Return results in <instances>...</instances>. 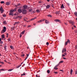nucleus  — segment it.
Here are the masks:
<instances>
[{
    "mask_svg": "<svg viewBox=\"0 0 77 77\" xmlns=\"http://www.w3.org/2000/svg\"><path fill=\"white\" fill-rule=\"evenodd\" d=\"M64 54H65V55H67V54L66 53H65Z\"/></svg>",
    "mask_w": 77,
    "mask_h": 77,
    "instance_id": "60",
    "label": "nucleus"
},
{
    "mask_svg": "<svg viewBox=\"0 0 77 77\" xmlns=\"http://www.w3.org/2000/svg\"><path fill=\"white\" fill-rule=\"evenodd\" d=\"M72 21H71V20H69V23H71L72 22Z\"/></svg>",
    "mask_w": 77,
    "mask_h": 77,
    "instance_id": "39",
    "label": "nucleus"
},
{
    "mask_svg": "<svg viewBox=\"0 0 77 77\" xmlns=\"http://www.w3.org/2000/svg\"><path fill=\"white\" fill-rule=\"evenodd\" d=\"M14 11H16V9L15 8L14 10H13Z\"/></svg>",
    "mask_w": 77,
    "mask_h": 77,
    "instance_id": "58",
    "label": "nucleus"
},
{
    "mask_svg": "<svg viewBox=\"0 0 77 77\" xmlns=\"http://www.w3.org/2000/svg\"><path fill=\"white\" fill-rule=\"evenodd\" d=\"M26 56H27V57H29V54H26Z\"/></svg>",
    "mask_w": 77,
    "mask_h": 77,
    "instance_id": "59",
    "label": "nucleus"
},
{
    "mask_svg": "<svg viewBox=\"0 0 77 77\" xmlns=\"http://www.w3.org/2000/svg\"><path fill=\"white\" fill-rule=\"evenodd\" d=\"M74 15H75V16H76V17H77V12H75L74 13Z\"/></svg>",
    "mask_w": 77,
    "mask_h": 77,
    "instance_id": "21",
    "label": "nucleus"
},
{
    "mask_svg": "<svg viewBox=\"0 0 77 77\" xmlns=\"http://www.w3.org/2000/svg\"><path fill=\"white\" fill-rule=\"evenodd\" d=\"M65 7L63 6V4H62V5L61 6V9H63Z\"/></svg>",
    "mask_w": 77,
    "mask_h": 77,
    "instance_id": "8",
    "label": "nucleus"
},
{
    "mask_svg": "<svg viewBox=\"0 0 77 77\" xmlns=\"http://www.w3.org/2000/svg\"><path fill=\"white\" fill-rule=\"evenodd\" d=\"M1 63H2V64H4V63L3 62H1Z\"/></svg>",
    "mask_w": 77,
    "mask_h": 77,
    "instance_id": "49",
    "label": "nucleus"
},
{
    "mask_svg": "<svg viewBox=\"0 0 77 77\" xmlns=\"http://www.w3.org/2000/svg\"><path fill=\"white\" fill-rule=\"evenodd\" d=\"M8 41H11V38H9L8 39Z\"/></svg>",
    "mask_w": 77,
    "mask_h": 77,
    "instance_id": "53",
    "label": "nucleus"
},
{
    "mask_svg": "<svg viewBox=\"0 0 77 77\" xmlns=\"http://www.w3.org/2000/svg\"><path fill=\"white\" fill-rule=\"evenodd\" d=\"M59 64H58V65H56L55 66V67H57L58 66H59Z\"/></svg>",
    "mask_w": 77,
    "mask_h": 77,
    "instance_id": "42",
    "label": "nucleus"
},
{
    "mask_svg": "<svg viewBox=\"0 0 77 77\" xmlns=\"http://www.w3.org/2000/svg\"><path fill=\"white\" fill-rule=\"evenodd\" d=\"M16 59H17V60H18V57H16Z\"/></svg>",
    "mask_w": 77,
    "mask_h": 77,
    "instance_id": "38",
    "label": "nucleus"
},
{
    "mask_svg": "<svg viewBox=\"0 0 77 77\" xmlns=\"http://www.w3.org/2000/svg\"><path fill=\"white\" fill-rule=\"evenodd\" d=\"M54 69H56V70H57V69H58V68H57V67H55L54 68Z\"/></svg>",
    "mask_w": 77,
    "mask_h": 77,
    "instance_id": "32",
    "label": "nucleus"
},
{
    "mask_svg": "<svg viewBox=\"0 0 77 77\" xmlns=\"http://www.w3.org/2000/svg\"><path fill=\"white\" fill-rule=\"evenodd\" d=\"M23 20L24 21H26V22H28V21H27V20H28V18L25 17L23 18Z\"/></svg>",
    "mask_w": 77,
    "mask_h": 77,
    "instance_id": "5",
    "label": "nucleus"
},
{
    "mask_svg": "<svg viewBox=\"0 0 77 77\" xmlns=\"http://www.w3.org/2000/svg\"><path fill=\"white\" fill-rule=\"evenodd\" d=\"M65 56V54H63L62 55V57H64Z\"/></svg>",
    "mask_w": 77,
    "mask_h": 77,
    "instance_id": "45",
    "label": "nucleus"
},
{
    "mask_svg": "<svg viewBox=\"0 0 77 77\" xmlns=\"http://www.w3.org/2000/svg\"><path fill=\"white\" fill-rule=\"evenodd\" d=\"M20 38H21V36H22V35H21V34H20Z\"/></svg>",
    "mask_w": 77,
    "mask_h": 77,
    "instance_id": "51",
    "label": "nucleus"
},
{
    "mask_svg": "<svg viewBox=\"0 0 77 77\" xmlns=\"http://www.w3.org/2000/svg\"><path fill=\"white\" fill-rule=\"evenodd\" d=\"M45 23L46 24H48L49 23V21H48L47 20H45Z\"/></svg>",
    "mask_w": 77,
    "mask_h": 77,
    "instance_id": "14",
    "label": "nucleus"
},
{
    "mask_svg": "<svg viewBox=\"0 0 77 77\" xmlns=\"http://www.w3.org/2000/svg\"><path fill=\"white\" fill-rule=\"evenodd\" d=\"M68 43H70V41L69 40V39H67V41L65 43V45H67Z\"/></svg>",
    "mask_w": 77,
    "mask_h": 77,
    "instance_id": "3",
    "label": "nucleus"
},
{
    "mask_svg": "<svg viewBox=\"0 0 77 77\" xmlns=\"http://www.w3.org/2000/svg\"><path fill=\"white\" fill-rule=\"evenodd\" d=\"M30 27H31V25H29L28 26H27V27L28 28Z\"/></svg>",
    "mask_w": 77,
    "mask_h": 77,
    "instance_id": "50",
    "label": "nucleus"
},
{
    "mask_svg": "<svg viewBox=\"0 0 77 77\" xmlns=\"http://www.w3.org/2000/svg\"><path fill=\"white\" fill-rule=\"evenodd\" d=\"M18 15V12H16L14 14L15 16H17Z\"/></svg>",
    "mask_w": 77,
    "mask_h": 77,
    "instance_id": "15",
    "label": "nucleus"
},
{
    "mask_svg": "<svg viewBox=\"0 0 77 77\" xmlns=\"http://www.w3.org/2000/svg\"><path fill=\"white\" fill-rule=\"evenodd\" d=\"M20 4H18L17 5H15V6H16V7H17L18 6H20Z\"/></svg>",
    "mask_w": 77,
    "mask_h": 77,
    "instance_id": "17",
    "label": "nucleus"
},
{
    "mask_svg": "<svg viewBox=\"0 0 77 77\" xmlns=\"http://www.w3.org/2000/svg\"><path fill=\"white\" fill-rule=\"evenodd\" d=\"M36 12H37L38 13H39L40 11L39 10H36Z\"/></svg>",
    "mask_w": 77,
    "mask_h": 77,
    "instance_id": "28",
    "label": "nucleus"
},
{
    "mask_svg": "<svg viewBox=\"0 0 77 77\" xmlns=\"http://www.w3.org/2000/svg\"><path fill=\"white\" fill-rule=\"evenodd\" d=\"M25 32V31H23L21 32V33L22 35H24Z\"/></svg>",
    "mask_w": 77,
    "mask_h": 77,
    "instance_id": "18",
    "label": "nucleus"
},
{
    "mask_svg": "<svg viewBox=\"0 0 77 77\" xmlns=\"http://www.w3.org/2000/svg\"><path fill=\"white\" fill-rule=\"evenodd\" d=\"M48 17H52V16L51 15H48Z\"/></svg>",
    "mask_w": 77,
    "mask_h": 77,
    "instance_id": "33",
    "label": "nucleus"
},
{
    "mask_svg": "<svg viewBox=\"0 0 77 77\" xmlns=\"http://www.w3.org/2000/svg\"><path fill=\"white\" fill-rule=\"evenodd\" d=\"M11 11H12V12L13 13V12H15V11L13 10H11Z\"/></svg>",
    "mask_w": 77,
    "mask_h": 77,
    "instance_id": "47",
    "label": "nucleus"
},
{
    "mask_svg": "<svg viewBox=\"0 0 77 77\" xmlns=\"http://www.w3.org/2000/svg\"><path fill=\"white\" fill-rule=\"evenodd\" d=\"M47 72L48 73V74H49L50 72V71L49 70H48L47 71Z\"/></svg>",
    "mask_w": 77,
    "mask_h": 77,
    "instance_id": "22",
    "label": "nucleus"
},
{
    "mask_svg": "<svg viewBox=\"0 0 77 77\" xmlns=\"http://www.w3.org/2000/svg\"><path fill=\"white\" fill-rule=\"evenodd\" d=\"M10 15H12L13 14V13L11 11L10 12V13H9Z\"/></svg>",
    "mask_w": 77,
    "mask_h": 77,
    "instance_id": "12",
    "label": "nucleus"
},
{
    "mask_svg": "<svg viewBox=\"0 0 77 77\" xmlns=\"http://www.w3.org/2000/svg\"><path fill=\"white\" fill-rule=\"evenodd\" d=\"M66 48H63V50L62 51V53H64V52H66Z\"/></svg>",
    "mask_w": 77,
    "mask_h": 77,
    "instance_id": "4",
    "label": "nucleus"
},
{
    "mask_svg": "<svg viewBox=\"0 0 77 77\" xmlns=\"http://www.w3.org/2000/svg\"><path fill=\"white\" fill-rule=\"evenodd\" d=\"M0 11H1V13L2 14L4 10L3 9V8L2 7H1V8H0Z\"/></svg>",
    "mask_w": 77,
    "mask_h": 77,
    "instance_id": "6",
    "label": "nucleus"
},
{
    "mask_svg": "<svg viewBox=\"0 0 77 77\" xmlns=\"http://www.w3.org/2000/svg\"><path fill=\"white\" fill-rule=\"evenodd\" d=\"M18 11L19 13H21V12H22V11H21V10L20 9H18Z\"/></svg>",
    "mask_w": 77,
    "mask_h": 77,
    "instance_id": "7",
    "label": "nucleus"
},
{
    "mask_svg": "<svg viewBox=\"0 0 77 77\" xmlns=\"http://www.w3.org/2000/svg\"><path fill=\"white\" fill-rule=\"evenodd\" d=\"M55 21H56V22H60V20H54Z\"/></svg>",
    "mask_w": 77,
    "mask_h": 77,
    "instance_id": "9",
    "label": "nucleus"
},
{
    "mask_svg": "<svg viewBox=\"0 0 77 77\" xmlns=\"http://www.w3.org/2000/svg\"><path fill=\"white\" fill-rule=\"evenodd\" d=\"M4 24H6V21H4Z\"/></svg>",
    "mask_w": 77,
    "mask_h": 77,
    "instance_id": "34",
    "label": "nucleus"
},
{
    "mask_svg": "<svg viewBox=\"0 0 77 77\" xmlns=\"http://www.w3.org/2000/svg\"><path fill=\"white\" fill-rule=\"evenodd\" d=\"M54 73H55V74H57L58 73V72H54Z\"/></svg>",
    "mask_w": 77,
    "mask_h": 77,
    "instance_id": "48",
    "label": "nucleus"
},
{
    "mask_svg": "<svg viewBox=\"0 0 77 77\" xmlns=\"http://www.w3.org/2000/svg\"><path fill=\"white\" fill-rule=\"evenodd\" d=\"M77 74V70H76L75 74Z\"/></svg>",
    "mask_w": 77,
    "mask_h": 77,
    "instance_id": "43",
    "label": "nucleus"
},
{
    "mask_svg": "<svg viewBox=\"0 0 77 77\" xmlns=\"http://www.w3.org/2000/svg\"><path fill=\"white\" fill-rule=\"evenodd\" d=\"M23 7L24 9H26V8H27V6L26 5L23 6Z\"/></svg>",
    "mask_w": 77,
    "mask_h": 77,
    "instance_id": "13",
    "label": "nucleus"
},
{
    "mask_svg": "<svg viewBox=\"0 0 77 77\" xmlns=\"http://www.w3.org/2000/svg\"><path fill=\"white\" fill-rule=\"evenodd\" d=\"M56 14H59V11H57L56 13Z\"/></svg>",
    "mask_w": 77,
    "mask_h": 77,
    "instance_id": "30",
    "label": "nucleus"
},
{
    "mask_svg": "<svg viewBox=\"0 0 77 77\" xmlns=\"http://www.w3.org/2000/svg\"><path fill=\"white\" fill-rule=\"evenodd\" d=\"M18 17L20 18H22V16H18Z\"/></svg>",
    "mask_w": 77,
    "mask_h": 77,
    "instance_id": "29",
    "label": "nucleus"
},
{
    "mask_svg": "<svg viewBox=\"0 0 77 77\" xmlns=\"http://www.w3.org/2000/svg\"><path fill=\"white\" fill-rule=\"evenodd\" d=\"M36 17L34 18H33L31 19V20H30V21H32V20H35V19H36Z\"/></svg>",
    "mask_w": 77,
    "mask_h": 77,
    "instance_id": "24",
    "label": "nucleus"
},
{
    "mask_svg": "<svg viewBox=\"0 0 77 77\" xmlns=\"http://www.w3.org/2000/svg\"><path fill=\"white\" fill-rule=\"evenodd\" d=\"M52 6L53 8H54V5H53L52 4Z\"/></svg>",
    "mask_w": 77,
    "mask_h": 77,
    "instance_id": "56",
    "label": "nucleus"
},
{
    "mask_svg": "<svg viewBox=\"0 0 77 77\" xmlns=\"http://www.w3.org/2000/svg\"><path fill=\"white\" fill-rule=\"evenodd\" d=\"M5 3V2L4 1H1V3L3 4V3Z\"/></svg>",
    "mask_w": 77,
    "mask_h": 77,
    "instance_id": "36",
    "label": "nucleus"
},
{
    "mask_svg": "<svg viewBox=\"0 0 77 77\" xmlns=\"http://www.w3.org/2000/svg\"><path fill=\"white\" fill-rule=\"evenodd\" d=\"M63 61H61L59 63V65H60V63H63Z\"/></svg>",
    "mask_w": 77,
    "mask_h": 77,
    "instance_id": "19",
    "label": "nucleus"
},
{
    "mask_svg": "<svg viewBox=\"0 0 77 77\" xmlns=\"http://www.w3.org/2000/svg\"><path fill=\"white\" fill-rule=\"evenodd\" d=\"M1 44H3V42H0Z\"/></svg>",
    "mask_w": 77,
    "mask_h": 77,
    "instance_id": "63",
    "label": "nucleus"
},
{
    "mask_svg": "<svg viewBox=\"0 0 77 77\" xmlns=\"http://www.w3.org/2000/svg\"><path fill=\"white\" fill-rule=\"evenodd\" d=\"M10 47L11 48V49H13V48H14V47H13L12 46H10Z\"/></svg>",
    "mask_w": 77,
    "mask_h": 77,
    "instance_id": "31",
    "label": "nucleus"
},
{
    "mask_svg": "<svg viewBox=\"0 0 77 77\" xmlns=\"http://www.w3.org/2000/svg\"><path fill=\"white\" fill-rule=\"evenodd\" d=\"M35 11H33V12H32V13L33 14V13H35Z\"/></svg>",
    "mask_w": 77,
    "mask_h": 77,
    "instance_id": "61",
    "label": "nucleus"
},
{
    "mask_svg": "<svg viewBox=\"0 0 77 77\" xmlns=\"http://www.w3.org/2000/svg\"><path fill=\"white\" fill-rule=\"evenodd\" d=\"M71 24H72V25H74V23L73 21H72L71 23Z\"/></svg>",
    "mask_w": 77,
    "mask_h": 77,
    "instance_id": "25",
    "label": "nucleus"
},
{
    "mask_svg": "<svg viewBox=\"0 0 77 77\" xmlns=\"http://www.w3.org/2000/svg\"><path fill=\"white\" fill-rule=\"evenodd\" d=\"M3 17H6V15H3Z\"/></svg>",
    "mask_w": 77,
    "mask_h": 77,
    "instance_id": "44",
    "label": "nucleus"
},
{
    "mask_svg": "<svg viewBox=\"0 0 77 77\" xmlns=\"http://www.w3.org/2000/svg\"><path fill=\"white\" fill-rule=\"evenodd\" d=\"M60 71H61L62 72H63V70H60Z\"/></svg>",
    "mask_w": 77,
    "mask_h": 77,
    "instance_id": "54",
    "label": "nucleus"
},
{
    "mask_svg": "<svg viewBox=\"0 0 77 77\" xmlns=\"http://www.w3.org/2000/svg\"><path fill=\"white\" fill-rule=\"evenodd\" d=\"M0 71H5V69H0Z\"/></svg>",
    "mask_w": 77,
    "mask_h": 77,
    "instance_id": "40",
    "label": "nucleus"
},
{
    "mask_svg": "<svg viewBox=\"0 0 77 77\" xmlns=\"http://www.w3.org/2000/svg\"><path fill=\"white\" fill-rule=\"evenodd\" d=\"M46 45H49V43H48V42H47L46 43Z\"/></svg>",
    "mask_w": 77,
    "mask_h": 77,
    "instance_id": "41",
    "label": "nucleus"
},
{
    "mask_svg": "<svg viewBox=\"0 0 77 77\" xmlns=\"http://www.w3.org/2000/svg\"><path fill=\"white\" fill-rule=\"evenodd\" d=\"M2 38H5V35H2Z\"/></svg>",
    "mask_w": 77,
    "mask_h": 77,
    "instance_id": "27",
    "label": "nucleus"
},
{
    "mask_svg": "<svg viewBox=\"0 0 77 77\" xmlns=\"http://www.w3.org/2000/svg\"><path fill=\"white\" fill-rule=\"evenodd\" d=\"M22 56H23V57H24V54H23V55H22Z\"/></svg>",
    "mask_w": 77,
    "mask_h": 77,
    "instance_id": "62",
    "label": "nucleus"
},
{
    "mask_svg": "<svg viewBox=\"0 0 77 77\" xmlns=\"http://www.w3.org/2000/svg\"><path fill=\"white\" fill-rule=\"evenodd\" d=\"M64 24L65 25H66V26H67L68 25V24H67V23H64Z\"/></svg>",
    "mask_w": 77,
    "mask_h": 77,
    "instance_id": "55",
    "label": "nucleus"
},
{
    "mask_svg": "<svg viewBox=\"0 0 77 77\" xmlns=\"http://www.w3.org/2000/svg\"><path fill=\"white\" fill-rule=\"evenodd\" d=\"M6 5H10V2H7L6 3Z\"/></svg>",
    "mask_w": 77,
    "mask_h": 77,
    "instance_id": "10",
    "label": "nucleus"
},
{
    "mask_svg": "<svg viewBox=\"0 0 77 77\" xmlns=\"http://www.w3.org/2000/svg\"><path fill=\"white\" fill-rule=\"evenodd\" d=\"M46 9H48L50 8V6L49 5H48L47 6H46Z\"/></svg>",
    "mask_w": 77,
    "mask_h": 77,
    "instance_id": "11",
    "label": "nucleus"
},
{
    "mask_svg": "<svg viewBox=\"0 0 77 77\" xmlns=\"http://www.w3.org/2000/svg\"><path fill=\"white\" fill-rule=\"evenodd\" d=\"M12 70V69H10L8 70V71H11Z\"/></svg>",
    "mask_w": 77,
    "mask_h": 77,
    "instance_id": "35",
    "label": "nucleus"
},
{
    "mask_svg": "<svg viewBox=\"0 0 77 77\" xmlns=\"http://www.w3.org/2000/svg\"><path fill=\"white\" fill-rule=\"evenodd\" d=\"M32 9H30L29 10V12H32Z\"/></svg>",
    "mask_w": 77,
    "mask_h": 77,
    "instance_id": "46",
    "label": "nucleus"
},
{
    "mask_svg": "<svg viewBox=\"0 0 77 77\" xmlns=\"http://www.w3.org/2000/svg\"><path fill=\"white\" fill-rule=\"evenodd\" d=\"M22 12L23 14H27V11L26 10L23 9L22 10Z\"/></svg>",
    "mask_w": 77,
    "mask_h": 77,
    "instance_id": "2",
    "label": "nucleus"
},
{
    "mask_svg": "<svg viewBox=\"0 0 77 77\" xmlns=\"http://www.w3.org/2000/svg\"><path fill=\"white\" fill-rule=\"evenodd\" d=\"M27 59V57H26L25 58V60H26V59Z\"/></svg>",
    "mask_w": 77,
    "mask_h": 77,
    "instance_id": "57",
    "label": "nucleus"
},
{
    "mask_svg": "<svg viewBox=\"0 0 77 77\" xmlns=\"http://www.w3.org/2000/svg\"><path fill=\"white\" fill-rule=\"evenodd\" d=\"M63 59H66V58L65 57H63Z\"/></svg>",
    "mask_w": 77,
    "mask_h": 77,
    "instance_id": "64",
    "label": "nucleus"
},
{
    "mask_svg": "<svg viewBox=\"0 0 77 77\" xmlns=\"http://www.w3.org/2000/svg\"><path fill=\"white\" fill-rule=\"evenodd\" d=\"M6 28L4 26L3 28V29L2 31H1V33H3L6 32Z\"/></svg>",
    "mask_w": 77,
    "mask_h": 77,
    "instance_id": "1",
    "label": "nucleus"
},
{
    "mask_svg": "<svg viewBox=\"0 0 77 77\" xmlns=\"http://www.w3.org/2000/svg\"><path fill=\"white\" fill-rule=\"evenodd\" d=\"M72 72H73V71L72 70V69H71L70 70V74L72 75Z\"/></svg>",
    "mask_w": 77,
    "mask_h": 77,
    "instance_id": "16",
    "label": "nucleus"
},
{
    "mask_svg": "<svg viewBox=\"0 0 77 77\" xmlns=\"http://www.w3.org/2000/svg\"><path fill=\"white\" fill-rule=\"evenodd\" d=\"M45 19H44L43 20H42V21H44V20H45Z\"/></svg>",
    "mask_w": 77,
    "mask_h": 77,
    "instance_id": "52",
    "label": "nucleus"
},
{
    "mask_svg": "<svg viewBox=\"0 0 77 77\" xmlns=\"http://www.w3.org/2000/svg\"><path fill=\"white\" fill-rule=\"evenodd\" d=\"M41 22H42V20H40L38 21V22H37V23H41Z\"/></svg>",
    "mask_w": 77,
    "mask_h": 77,
    "instance_id": "23",
    "label": "nucleus"
},
{
    "mask_svg": "<svg viewBox=\"0 0 77 77\" xmlns=\"http://www.w3.org/2000/svg\"><path fill=\"white\" fill-rule=\"evenodd\" d=\"M6 47H7V46L5 45L4 47L5 50H6Z\"/></svg>",
    "mask_w": 77,
    "mask_h": 77,
    "instance_id": "26",
    "label": "nucleus"
},
{
    "mask_svg": "<svg viewBox=\"0 0 77 77\" xmlns=\"http://www.w3.org/2000/svg\"><path fill=\"white\" fill-rule=\"evenodd\" d=\"M25 73H23V74H21V76H23V75H25Z\"/></svg>",
    "mask_w": 77,
    "mask_h": 77,
    "instance_id": "37",
    "label": "nucleus"
},
{
    "mask_svg": "<svg viewBox=\"0 0 77 77\" xmlns=\"http://www.w3.org/2000/svg\"><path fill=\"white\" fill-rule=\"evenodd\" d=\"M19 23V22H15L14 24V25H16V24H18Z\"/></svg>",
    "mask_w": 77,
    "mask_h": 77,
    "instance_id": "20",
    "label": "nucleus"
}]
</instances>
